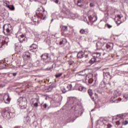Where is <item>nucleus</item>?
I'll list each match as a JSON object with an SVG mask.
<instances>
[{"label": "nucleus", "mask_w": 128, "mask_h": 128, "mask_svg": "<svg viewBox=\"0 0 128 128\" xmlns=\"http://www.w3.org/2000/svg\"><path fill=\"white\" fill-rule=\"evenodd\" d=\"M46 12L42 9V7L38 8L36 10V15H34L32 17L33 22H38L39 20H46Z\"/></svg>", "instance_id": "1"}, {"label": "nucleus", "mask_w": 128, "mask_h": 128, "mask_svg": "<svg viewBox=\"0 0 128 128\" xmlns=\"http://www.w3.org/2000/svg\"><path fill=\"white\" fill-rule=\"evenodd\" d=\"M122 116H126V114H124L122 115Z\"/></svg>", "instance_id": "51"}, {"label": "nucleus", "mask_w": 128, "mask_h": 128, "mask_svg": "<svg viewBox=\"0 0 128 128\" xmlns=\"http://www.w3.org/2000/svg\"><path fill=\"white\" fill-rule=\"evenodd\" d=\"M18 103L21 110H26L28 106V100L24 97H20L18 100Z\"/></svg>", "instance_id": "2"}, {"label": "nucleus", "mask_w": 128, "mask_h": 128, "mask_svg": "<svg viewBox=\"0 0 128 128\" xmlns=\"http://www.w3.org/2000/svg\"><path fill=\"white\" fill-rule=\"evenodd\" d=\"M41 58L44 60H46L48 58V54H44L41 56Z\"/></svg>", "instance_id": "20"}, {"label": "nucleus", "mask_w": 128, "mask_h": 128, "mask_svg": "<svg viewBox=\"0 0 128 128\" xmlns=\"http://www.w3.org/2000/svg\"><path fill=\"white\" fill-rule=\"evenodd\" d=\"M118 24H120V23H118Z\"/></svg>", "instance_id": "55"}, {"label": "nucleus", "mask_w": 128, "mask_h": 128, "mask_svg": "<svg viewBox=\"0 0 128 128\" xmlns=\"http://www.w3.org/2000/svg\"><path fill=\"white\" fill-rule=\"evenodd\" d=\"M106 48L108 52L112 50L114 48V44L110 42L108 43L106 45Z\"/></svg>", "instance_id": "13"}, {"label": "nucleus", "mask_w": 128, "mask_h": 128, "mask_svg": "<svg viewBox=\"0 0 128 128\" xmlns=\"http://www.w3.org/2000/svg\"><path fill=\"white\" fill-rule=\"evenodd\" d=\"M13 76H16V73H13Z\"/></svg>", "instance_id": "48"}, {"label": "nucleus", "mask_w": 128, "mask_h": 128, "mask_svg": "<svg viewBox=\"0 0 128 128\" xmlns=\"http://www.w3.org/2000/svg\"><path fill=\"white\" fill-rule=\"evenodd\" d=\"M6 30V32H12V27L10 24H5L3 26V32Z\"/></svg>", "instance_id": "5"}, {"label": "nucleus", "mask_w": 128, "mask_h": 128, "mask_svg": "<svg viewBox=\"0 0 128 128\" xmlns=\"http://www.w3.org/2000/svg\"><path fill=\"white\" fill-rule=\"evenodd\" d=\"M54 2H56V4H58V0H51Z\"/></svg>", "instance_id": "42"}, {"label": "nucleus", "mask_w": 128, "mask_h": 128, "mask_svg": "<svg viewBox=\"0 0 128 128\" xmlns=\"http://www.w3.org/2000/svg\"><path fill=\"white\" fill-rule=\"evenodd\" d=\"M124 98L125 100H128V96H126L124 95Z\"/></svg>", "instance_id": "41"}, {"label": "nucleus", "mask_w": 128, "mask_h": 128, "mask_svg": "<svg viewBox=\"0 0 128 128\" xmlns=\"http://www.w3.org/2000/svg\"><path fill=\"white\" fill-rule=\"evenodd\" d=\"M106 122H108V120L102 117H101L100 118V120H97V124L102 126V124H106Z\"/></svg>", "instance_id": "9"}, {"label": "nucleus", "mask_w": 128, "mask_h": 128, "mask_svg": "<svg viewBox=\"0 0 128 128\" xmlns=\"http://www.w3.org/2000/svg\"><path fill=\"white\" fill-rule=\"evenodd\" d=\"M31 126L33 128H36V126H38V122H34Z\"/></svg>", "instance_id": "29"}, {"label": "nucleus", "mask_w": 128, "mask_h": 128, "mask_svg": "<svg viewBox=\"0 0 128 128\" xmlns=\"http://www.w3.org/2000/svg\"><path fill=\"white\" fill-rule=\"evenodd\" d=\"M14 128H20V127H15Z\"/></svg>", "instance_id": "54"}, {"label": "nucleus", "mask_w": 128, "mask_h": 128, "mask_svg": "<svg viewBox=\"0 0 128 128\" xmlns=\"http://www.w3.org/2000/svg\"><path fill=\"white\" fill-rule=\"evenodd\" d=\"M36 64H37V66H40V62H36L35 64H35V66H36Z\"/></svg>", "instance_id": "44"}, {"label": "nucleus", "mask_w": 128, "mask_h": 128, "mask_svg": "<svg viewBox=\"0 0 128 128\" xmlns=\"http://www.w3.org/2000/svg\"><path fill=\"white\" fill-rule=\"evenodd\" d=\"M77 56L78 58H82L84 56V53L83 52H78Z\"/></svg>", "instance_id": "18"}, {"label": "nucleus", "mask_w": 128, "mask_h": 128, "mask_svg": "<svg viewBox=\"0 0 128 128\" xmlns=\"http://www.w3.org/2000/svg\"><path fill=\"white\" fill-rule=\"evenodd\" d=\"M88 92L90 96H92V94H94V92H92V90L89 89Z\"/></svg>", "instance_id": "30"}, {"label": "nucleus", "mask_w": 128, "mask_h": 128, "mask_svg": "<svg viewBox=\"0 0 128 128\" xmlns=\"http://www.w3.org/2000/svg\"><path fill=\"white\" fill-rule=\"evenodd\" d=\"M62 73H59L56 74L55 76L56 78H60V76H62Z\"/></svg>", "instance_id": "36"}, {"label": "nucleus", "mask_w": 128, "mask_h": 128, "mask_svg": "<svg viewBox=\"0 0 128 128\" xmlns=\"http://www.w3.org/2000/svg\"><path fill=\"white\" fill-rule=\"evenodd\" d=\"M90 96V98H91L92 100H93L94 101V96Z\"/></svg>", "instance_id": "45"}, {"label": "nucleus", "mask_w": 128, "mask_h": 128, "mask_svg": "<svg viewBox=\"0 0 128 128\" xmlns=\"http://www.w3.org/2000/svg\"><path fill=\"white\" fill-rule=\"evenodd\" d=\"M113 120H116L114 121V122L117 126H120L122 122L123 124H124V126H126V124H128V121L127 120H124V119L120 117V116H118L114 118Z\"/></svg>", "instance_id": "4"}, {"label": "nucleus", "mask_w": 128, "mask_h": 128, "mask_svg": "<svg viewBox=\"0 0 128 128\" xmlns=\"http://www.w3.org/2000/svg\"><path fill=\"white\" fill-rule=\"evenodd\" d=\"M24 122L26 124H30V118L28 116H26L24 118Z\"/></svg>", "instance_id": "14"}, {"label": "nucleus", "mask_w": 128, "mask_h": 128, "mask_svg": "<svg viewBox=\"0 0 128 128\" xmlns=\"http://www.w3.org/2000/svg\"><path fill=\"white\" fill-rule=\"evenodd\" d=\"M62 30H63L64 32H68V26H62Z\"/></svg>", "instance_id": "28"}, {"label": "nucleus", "mask_w": 128, "mask_h": 128, "mask_svg": "<svg viewBox=\"0 0 128 128\" xmlns=\"http://www.w3.org/2000/svg\"><path fill=\"white\" fill-rule=\"evenodd\" d=\"M126 73L128 74V72H126Z\"/></svg>", "instance_id": "53"}, {"label": "nucleus", "mask_w": 128, "mask_h": 128, "mask_svg": "<svg viewBox=\"0 0 128 128\" xmlns=\"http://www.w3.org/2000/svg\"><path fill=\"white\" fill-rule=\"evenodd\" d=\"M30 48H32L34 50L38 48V46L36 44H32V46H30Z\"/></svg>", "instance_id": "32"}, {"label": "nucleus", "mask_w": 128, "mask_h": 128, "mask_svg": "<svg viewBox=\"0 0 128 128\" xmlns=\"http://www.w3.org/2000/svg\"><path fill=\"white\" fill-rule=\"evenodd\" d=\"M85 22H86V20H85Z\"/></svg>", "instance_id": "56"}, {"label": "nucleus", "mask_w": 128, "mask_h": 128, "mask_svg": "<svg viewBox=\"0 0 128 128\" xmlns=\"http://www.w3.org/2000/svg\"><path fill=\"white\" fill-rule=\"evenodd\" d=\"M68 10L66 11L61 12L60 14V18H68Z\"/></svg>", "instance_id": "12"}, {"label": "nucleus", "mask_w": 128, "mask_h": 128, "mask_svg": "<svg viewBox=\"0 0 128 128\" xmlns=\"http://www.w3.org/2000/svg\"><path fill=\"white\" fill-rule=\"evenodd\" d=\"M106 26H107L108 28H112V26L108 24H106Z\"/></svg>", "instance_id": "37"}, {"label": "nucleus", "mask_w": 128, "mask_h": 128, "mask_svg": "<svg viewBox=\"0 0 128 128\" xmlns=\"http://www.w3.org/2000/svg\"><path fill=\"white\" fill-rule=\"evenodd\" d=\"M3 117L6 120H10V118H14V113L10 112L8 110V108H5L4 112L3 113Z\"/></svg>", "instance_id": "3"}, {"label": "nucleus", "mask_w": 128, "mask_h": 128, "mask_svg": "<svg viewBox=\"0 0 128 128\" xmlns=\"http://www.w3.org/2000/svg\"><path fill=\"white\" fill-rule=\"evenodd\" d=\"M78 90H79V92H86V88L80 86L78 88Z\"/></svg>", "instance_id": "19"}, {"label": "nucleus", "mask_w": 128, "mask_h": 128, "mask_svg": "<svg viewBox=\"0 0 128 128\" xmlns=\"http://www.w3.org/2000/svg\"><path fill=\"white\" fill-rule=\"evenodd\" d=\"M118 100H120H120H122V98H118Z\"/></svg>", "instance_id": "49"}, {"label": "nucleus", "mask_w": 128, "mask_h": 128, "mask_svg": "<svg viewBox=\"0 0 128 128\" xmlns=\"http://www.w3.org/2000/svg\"><path fill=\"white\" fill-rule=\"evenodd\" d=\"M96 46L97 48H102V45L100 44V42H98L96 44Z\"/></svg>", "instance_id": "31"}, {"label": "nucleus", "mask_w": 128, "mask_h": 128, "mask_svg": "<svg viewBox=\"0 0 128 128\" xmlns=\"http://www.w3.org/2000/svg\"><path fill=\"white\" fill-rule=\"evenodd\" d=\"M86 82L89 84H92V74H89L86 76Z\"/></svg>", "instance_id": "10"}, {"label": "nucleus", "mask_w": 128, "mask_h": 128, "mask_svg": "<svg viewBox=\"0 0 128 128\" xmlns=\"http://www.w3.org/2000/svg\"><path fill=\"white\" fill-rule=\"evenodd\" d=\"M85 58H86V60H85V62H86V60H88V54H86V56H85Z\"/></svg>", "instance_id": "40"}, {"label": "nucleus", "mask_w": 128, "mask_h": 128, "mask_svg": "<svg viewBox=\"0 0 128 128\" xmlns=\"http://www.w3.org/2000/svg\"><path fill=\"white\" fill-rule=\"evenodd\" d=\"M6 86V84L4 82H0V88H4Z\"/></svg>", "instance_id": "34"}, {"label": "nucleus", "mask_w": 128, "mask_h": 128, "mask_svg": "<svg viewBox=\"0 0 128 128\" xmlns=\"http://www.w3.org/2000/svg\"><path fill=\"white\" fill-rule=\"evenodd\" d=\"M106 74H107L108 76H110V72H107L106 73Z\"/></svg>", "instance_id": "46"}, {"label": "nucleus", "mask_w": 128, "mask_h": 128, "mask_svg": "<svg viewBox=\"0 0 128 128\" xmlns=\"http://www.w3.org/2000/svg\"><path fill=\"white\" fill-rule=\"evenodd\" d=\"M30 104L34 106V108H38V104H40V100L38 98H33L30 100Z\"/></svg>", "instance_id": "8"}, {"label": "nucleus", "mask_w": 128, "mask_h": 128, "mask_svg": "<svg viewBox=\"0 0 128 128\" xmlns=\"http://www.w3.org/2000/svg\"><path fill=\"white\" fill-rule=\"evenodd\" d=\"M102 54L100 52H94L92 54V56L95 58L96 60V58H100Z\"/></svg>", "instance_id": "15"}, {"label": "nucleus", "mask_w": 128, "mask_h": 128, "mask_svg": "<svg viewBox=\"0 0 128 128\" xmlns=\"http://www.w3.org/2000/svg\"><path fill=\"white\" fill-rule=\"evenodd\" d=\"M104 84H100V88H104Z\"/></svg>", "instance_id": "38"}, {"label": "nucleus", "mask_w": 128, "mask_h": 128, "mask_svg": "<svg viewBox=\"0 0 128 128\" xmlns=\"http://www.w3.org/2000/svg\"><path fill=\"white\" fill-rule=\"evenodd\" d=\"M70 16L72 18H74V16H76V15L72 13H71L70 12V10H68L67 16Z\"/></svg>", "instance_id": "25"}, {"label": "nucleus", "mask_w": 128, "mask_h": 128, "mask_svg": "<svg viewBox=\"0 0 128 128\" xmlns=\"http://www.w3.org/2000/svg\"><path fill=\"white\" fill-rule=\"evenodd\" d=\"M25 56H26L28 58H30V54L28 52H25Z\"/></svg>", "instance_id": "35"}, {"label": "nucleus", "mask_w": 128, "mask_h": 128, "mask_svg": "<svg viewBox=\"0 0 128 128\" xmlns=\"http://www.w3.org/2000/svg\"><path fill=\"white\" fill-rule=\"evenodd\" d=\"M15 50L17 52H20L22 50V48L20 46H16Z\"/></svg>", "instance_id": "21"}, {"label": "nucleus", "mask_w": 128, "mask_h": 128, "mask_svg": "<svg viewBox=\"0 0 128 128\" xmlns=\"http://www.w3.org/2000/svg\"><path fill=\"white\" fill-rule=\"evenodd\" d=\"M3 100L4 102L6 104H8L10 102V100H12V98L10 97V95L8 94L4 93L3 96Z\"/></svg>", "instance_id": "7"}, {"label": "nucleus", "mask_w": 128, "mask_h": 128, "mask_svg": "<svg viewBox=\"0 0 128 128\" xmlns=\"http://www.w3.org/2000/svg\"><path fill=\"white\" fill-rule=\"evenodd\" d=\"M48 105L46 104H41V108L42 110H46V108H48Z\"/></svg>", "instance_id": "24"}, {"label": "nucleus", "mask_w": 128, "mask_h": 128, "mask_svg": "<svg viewBox=\"0 0 128 128\" xmlns=\"http://www.w3.org/2000/svg\"><path fill=\"white\" fill-rule=\"evenodd\" d=\"M56 43V44H58V46H64V45L66 44V40L63 38L61 39H57Z\"/></svg>", "instance_id": "6"}, {"label": "nucleus", "mask_w": 128, "mask_h": 128, "mask_svg": "<svg viewBox=\"0 0 128 128\" xmlns=\"http://www.w3.org/2000/svg\"><path fill=\"white\" fill-rule=\"evenodd\" d=\"M80 32H88V29H86V30L81 29L80 30Z\"/></svg>", "instance_id": "33"}, {"label": "nucleus", "mask_w": 128, "mask_h": 128, "mask_svg": "<svg viewBox=\"0 0 128 128\" xmlns=\"http://www.w3.org/2000/svg\"><path fill=\"white\" fill-rule=\"evenodd\" d=\"M90 8H93V6H94V3H90Z\"/></svg>", "instance_id": "43"}, {"label": "nucleus", "mask_w": 128, "mask_h": 128, "mask_svg": "<svg viewBox=\"0 0 128 128\" xmlns=\"http://www.w3.org/2000/svg\"><path fill=\"white\" fill-rule=\"evenodd\" d=\"M4 34H8V33L4 32Z\"/></svg>", "instance_id": "52"}, {"label": "nucleus", "mask_w": 128, "mask_h": 128, "mask_svg": "<svg viewBox=\"0 0 128 128\" xmlns=\"http://www.w3.org/2000/svg\"><path fill=\"white\" fill-rule=\"evenodd\" d=\"M54 22V19L51 20V22Z\"/></svg>", "instance_id": "50"}, {"label": "nucleus", "mask_w": 128, "mask_h": 128, "mask_svg": "<svg viewBox=\"0 0 128 128\" xmlns=\"http://www.w3.org/2000/svg\"><path fill=\"white\" fill-rule=\"evenodd\" d=\"M72 90V84H68L66 86V88H64V90H62V92L65 94L66 92H69V90Z\"/></svg>", "instance_id": "11"}, {"label": "nucleus", "mask_w": 128, "mask_h": 128, "mask_svg": "<svg viewBox=\"0 0 128 128\" xmlns=\"http://www.w3.org/2000/svg\"><path fill=\"white\" fill-rule=\"evenodd\" d=\"M86 69H85L84 70H82V71L78 72L77 73L78 76H86Z\"/></svg>", "instance_id": "17"}, {"label": "nucleus", "mask_w": 128, "mask_h": 128, "mask_svg": "<svg viewBox=\"0 0 128 128\" xmlns=\"http://www.w3.org/2000/svg\"><path fill=\"white\" fill-rule=\"evenodd\" d=\"M74 2H75L76 4H77L78 6H82L84 2H82V0H74Z\"/></svg>", "instance_id": "16"}, {"label": "nucleus", "mask_w": 128, "mask_h": 128, "mask_svg": "<svg viewBox=\"0 0 128 128\" xmlns=\"http://www.w3.org/2000/svg\"><path fill=\"white\" fill-rule=\"evenodd\" d=\"M9 8L11 10H14V6L13 5H11Z\"/></svg>", "instance_id": "39"}, {"label": "nucleus", "mask_w": 128, "mask_h": 128, "mask_svg": "<svg viewBox=\"0 0 128 128\" xmlns=\"http://www.w3.org/2000/svg\"><path fill=\"white\" fill-rule=\"evenodd\" d=\"M54 88V84H52L51 86H48L46 90H47V92H52V89Z\"/></svg>", "instance_id": "23"}, {"label": "nucleus", "mask_w": 128, "mask_h": 128, "mask_svg": "<svg viewBox=\"0 0 128 128\" xmlns=\"http://www.w3.org/2000/svg\"><path fill=\"white\" fill-rule=\"evenodd\" d=\"M20 38H24V35H22H22H20Z\"/></svg>", "instance_id": "47"}, {"label": "nucleus", "mask_w": 128, "mask_h": 128, "mask_svg": "<svg viewBox=\"0 0 128 128\" xmlns=\"http://www.w3.org/2000/svg\"><path fill=\"white\" fill-rule=\"evenodd\" d=\"M4 4H5L6 6L8 8H10V2L8 1L4 2Z\"/></svg>", "instance_id": "26"}, {"label": "nucleus", "mask_w": 128, "mask_h": 128, "mask_svg": "<svg viewBox=\"0 0 128 128\" xmlns=\"http://www.w3.org/2000/svg\"><path fill=\"white\" fill-rule=\"evenodd\" d=\"M117 18H118L117 19L118 22H122V18H124L122 15H120V14L118 15Z\"/></svg>", "instance_id": "27"}, {"label": "nucleus", "mask_w": 128, "mask_h": 128, "mask_svg": "<svg viewBox=\"0 0 128 128\" xmlns=\"http://www.w3.org/2000/svg\"><path fill=\"white\" fill-rule=\"evenodd\" d=\"M94 62H96V59L94 57H92L89 61V64H94Z\"/></svg>", "instance_id": "22"}]
</instances>
